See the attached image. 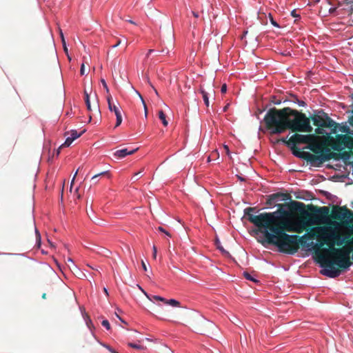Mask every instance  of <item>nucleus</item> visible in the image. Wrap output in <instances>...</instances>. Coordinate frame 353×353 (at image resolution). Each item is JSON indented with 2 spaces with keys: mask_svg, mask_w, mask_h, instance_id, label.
<instances>
[{
  "mask_svg": "<svg viewBox=\"0 0 353 353\" xmlns=\"http://www.w3.org/2000/svg\"><path fill=\"white\" fill-rule=\"evenodd\" d=\"M148 83L150 84V85L152 88V89L154 90L155 94L157 95H158V92L157 90H156V88L153 86V85L148 81Z\"/></svg>",
  "mask_w": 353,
  "mask_h": 353,
  "instance_id": "56",
  "label": "nucleus"
},
{
  "mask_svg": "<svg viewBox=\"0 0 353 353\" xmlns=\"http://www.w3.org/2000/svg\"><path fill=\"white\" fill-rule=\"evenodd\" d=\"M215 245H216V248H217V249L221 252V253L223 255H224V256H230V253H229V252H228L227 250H225L223 248V247L221 245V242H220L219 239H217V238H216V240H215Z\"/></svg>",
  "mask_w": 353,
  "mask_h": 353,
  "instance_id": "18",
  "label": "nucleus"
},
{
  "mask_svg": "<svg viewBox=\"0 0 353 353\" xmlns=\"http://www.w3.org/2000/svg\"><path fill=\"white\" fill-rule=\"evenodd\" d=\"M152 250H153V257L155 259L156 256H157V248L156 246H153V248H152Z\"/></svg>",
  "mask_w": 353,
  "mask_h": 353,
  "instance_id": "51",
  "label": "nucleus"
},
{
  "mask_svg": "<svg viewBox=\"0 0 353 353\" xmlns=\"http://www.w3.org/2000/svg\"><path fill=\"white\" fill-rule=\"evenodd\" d=\"M269 17H270V23L273 26L276 27V28H280V26L279 25V23L273 19L271 13H269Z\"/></svg>",
  "mask_w": 353,
  "mask_h": 353,
  "instance_id": "32",
  "label": "nucleus"
},
{
  "mask_svg": "<svg viewBox=\"0 0 353 353\" xmlns=\"http://www.w3.org/2000/svg\"><path fill=\"white\" fill-rule=\"evenodd\" d=\"M323 194L325 196V197L330 200V201L332 200V199H336L337 200L338 199V197L335 195H333L331 193L327 192V191H323Z\"/></svg>",
  "mask_w": 353,
  "mask_h": 353,
  "instance_id": "26",
  "label": "nucleus"
},
{
  "mask_svg": "<svg viewBox=\"0 0 353 353\" xmlns=\"http://www.w3.org/2000/svg\"><path fill=\"white\" fill-rule=\"evenodd\" d=\"M62 44H63V49H64V52L67 54L69 60H71V58L68 55V48L66 46L65 42L64 43H62Z\"/></svg>",
  "mask_w": 353,
  "mask_h": 353,
  "instance_id": "48",
  "label": "nucleus"
},
{
  "mask_svg": "<svg viewBox=\"0 0 353 353\" xmlns=\"http://www.w3.org/2000/svg\"><path fill=\"white\" fill-rule=\"evenodd\" d=\"M159 118L161 121L164 126H167L168 125V122L166 119V116L163 110L159 111Z\"/></svg>",
  "mask_w": 353,
  "mask_h": 353,
  "instance_id": "21",
  "label": "nucleus"
},
{
  "mask_svg": "<svg viewBox=\"0 0 353 353\" xmlns=\"http://www.w3.org/2000/svg\"><path fill=\"white\" fill-rule=\"evenodd\" d=\"M86 318H87V319H85L86 325L89 328H90V325L92 324V321L88 316H86Z\"/></svg>",
  "mask_w": 353,
  "mask_h": 353,
  "instance_id": "45",
  "label": "nucleus"
},
{
  "mask_svg": "<svg viewBox=\"0 0 353 353\" xmlns=\"http://www.w3.org/2000/svg\"><path fill=\"white\" fill-rule=\"evenodd\" d=\"M255 208L248 207L244 210V216L253 223L263 234L265 241L277 247L279 252L288 254H295L299 249L296 234L285 233L283 219L287 214L285 209L281 208L273 212L252 214Z\"/></svg>",
  "mask_w": 353,
  "mask_h": 353,
  "instance_id": "1",
  "label": "nucleus"
},
{
  "mask_svg": "<svg viewBox=\"0 0 353 353\" xmlns=\"http://www.w3.org/2000/svg\"><path fill=\"white\" fill-rule=\"evenodd\" d=\"M141 265H142V268H143V270L145 272H146L148 270V268H147V266H146V265H145V263H144L143 261H142V262H141Z\"/></svg>",
  "mask_w": 353,
  "mask_h": 353,
  "instance_id": "53",
  "label": "nucleus"
},
{
  "mask_svg": "<svg viewBox=\"0 0 353 353\" xmlns=\"http://www.w3.org/2000/svg\"><path fill=\"white\" fill-rule=\"evenodd\" d=\"M351 212H352L349 210L346 207H333L332 210V215L334 219L342 221L348 218V214Z\"/></svg>",
  "mask_w": 353,
  "mask_h": 353,
  "instance_id": "10",
  "label": "nucleus"
},
{
  "mask_svg": "<svg viewBox=\"0 0 353 353\" xmlns=\"http://www.w3.org/2000/svg\"><path fill=\"white\" fill-rule=\"evenodd\" d=\"M121 43V39H119L117 43L112 46V48H117V46H119Z\"/></svg>",
  "mask_w": 353,
  "mask_h": 353,
  "instance_id": "54",
  "label": "nucleus"
},
{
  "mask_svg": "<svg viewBox=\"0 0 353 353\" xmlns=\"http://www.w3.org/2000/svg\"><path fill=\"white\" fill-rule=\"evenodd\" d=\"M298 243L300 244L302 247V249L307 251H312L315 246L316 245V243H315L314 241H308L305 236H303L301 237L298 238Z\"/></svg>",
  "mask_w": 353,
  "mask_h": 353,
  "instance_id": "12",
  "label": "nucleus"
},
{
  "mask_svg": "<svg viewBox=\"0 0 353 353\" xmlns=\"http://www.w3.org/2000/svg\"><path fill=\"white\" fill-rule=\"evenodd\" d=\"M74 141V139H71V137H68L66 138L65 142L61 145V146L68 147L71 145V143Z\"/></svg>",
  "mask_w": 353,
  "mask_h": 353,
  "instance_id": "31",
  "label": "nucleus"
},
{
  "mask_svg": "<svg viewBox=\"0 0 353 353\" xmlns=\"http://www.w3.org/2000/svg\"><path fill=\"white\" fill-rule=\"evenodd\" d=\"M117 318L123 323H126V322L123 320L118 314H117Z\"/></svg>",
  "mask_w": 353,
  "mask_h": 353,
  "instance_id": "62",
  "label": "nucleus"
},
{
  "mask_svg": "<svg viewBox=\"0 0 353 353\" xmlns=\"http://www.w3.org/2000/svg\"><path fill=\"white\" fill-rule=\"evenodd\" d=\"M286 97H288V94L281 97L280 99H277L276 97L273 96L272 97L271 102L275 105H279L283 102V98H285Z\"/></svg>",
  "mask_w": 353,
  "mask_h": 353,
  "instance_id": "22",
  "label": "nucleus"
},
{
  "mask_svg": "<svg viewBox=\"0 0 353 353\" xmlns=\"http://www.w3.org/2000/svg\"><path fill=\"white\" fill-rule=\"evenodd\" d=\"M310 117L314 122V125L318 127L332 128L336 124V122L322 109L313 110Z\"/></svg>",
  "mask_w": 353,
  "mask_h": 353,
  "instance_id": "4",
  "label": "nucleus"
},
{
  "mask_svg": "<svg viewBox=\"0 0 353 353\" xmlns=\"http://www.w3.org/2000/svg\"><path fill=\"white\" fill-rule=\"evenodd\" d=\"M137 92V94H139V97H140V99H141V101H142V103H143V106H144V109H145V117H146V116H147V107H146L145 103V101H144V100H143V97H142V96L140 94V93H139V92Z\"/></svg>",
  "mask_w": 353,
  "mask_h": 353,
  "instance_id": "38",
  "label": "nucleus"
},
{
  "mask_svg": "<svg viewBox=\"0 0 353 353\" xmlns=\"http://www.w3.org/2000/svg\"><path fill=\"white\" fill-rule=\"evenodd\" d=\"M91 212H92V214L93 217H92V216H91V215L89 214L88 211H87V214H88V216H89V218L90 219V220H91L93 223H94L95 224H97V225H102V224H103V223H102V222H103V220H101V219H99V218H97V217L94 215V212H92V210H91Z\"/></svg>",
  "mask_w": 353,
  "mask_h": 353,
  "instance_id": "20",
  "label": "nucleus"
},
{
  "mask_svg": "<svg viewBox=\"0 0 353 353\" xmlns=\"http://www.w3.org/2000/svg\"><path fill=\"white\" fill-rule=\"evenodd\" d=\"M80 74L81 75H84L85 74V65H84V63H83L81 65V68H80Z\"/></svg>",
  "mask_w": 353,
  "mask_h": 353,
  "instance_id": "47",
  "label": "nucleus"
},
{
  "mask_svg": "<svg viewBox=\"0 0 353 353\" xmlns=\"http://www.w3.org/2000/svg\"><path fill=\"white\" fill-rule=\"evenodd\" d=\"M315 132L316 134H322L323 132V130L320 128H318L315 130Z\"/></svg>",
  "mask_w": 353,
  "mask_h": 353,
  "instance_id": "52",
  "label": "nucleus"
},
{
  "mask_svg": "<svg viewBox=\"0 0 353 353\" xmlns=\"http://www.w3.org/2000/svg\"><path fill=\"white\" fill-rule=\"evenodd\" d=\"M101 325L108 330L110 329V324L107 319L103 320L101 322Z\"/></svg>",
  "mask_w": 353,
  "mask_h": 353,
  "instance_id": "33",
  "label": "nucleus"
},
{
  "mask_svg": "<svg viewBox=\"0 0 353 353\" xmlns=\"http://www.w3.org/2000/svg\"><path fill=\"white\" fill-rule=\"evenodd\" d=\"M291 198L292 196L288 194V193H284V192H276V193H273V194H271L270 195L268 196L267 197V199H266V204L268 205H274V206H278L279 208H283L285 209V210H287V209L285 208L286 207V204H276L277 202L279 201H288V200H291ZM288 212V211H286Z\"/></svg>",
  "mask_w": 353,
  "mask_h": 353,
  "instance_id": "6",
  "label": "nucleus"
},
{
  "mask_svg": "<svg viewBox=\"0 0 353 353\" xmlns=\"http://www.w3.org/2000/svg\"><path fill=\"white\" fill-rule=\"evenodd\" d=\"M107 102L108 104V109L110 112H113L116 116V126H119L122 123V114L120 108L112 103V96L109 94L107 97Z\"/></svg>",
  "mask_w": 353,
  "mask_h": 353,
  "instance_id": "8",
  "label": "nucleus"
},
{
  "mask_svg": "<svg viewBox=\"0 0 353 353\" xmlns=\"http://www.w3.org/2000/svg\"><path fill=\"white\" fill-rule=\"evenodd\" d=\"M292 150V153L294 156L301 159H304L306 161H307V158L309 156V152L301 151L300 149H297L296 147L293 149H290Z\"/></svg>",
  "mask_w": 353,
  "mask_h": 353,
  "instance_id": "16",
  "label": "nucleus"
},
{
  "mask_svg": "<svg viewBox=\"0 0 353 353\" xmlns=\"http://www.w3.org/2000/svg\"><path fill=\"white\" fill-rule=\"evenodd\" d=\"M227 91V85L225 83L223 84L221 88V93L224 94Z\"/></svg>",
  "mask_w": 353,
  "mask_h": 353,
  "instance_id": "46",
  "label": "nucleus"
},
{
  "mask_svg": "<svg viewBox=\"0 0 353 353\" xmlns=\"http://www.w3.org/2000/svg\"><path fill=\"white\" fill-rule=\"evenodd\" d=\"M128 346L132 347V348H134V349H137V350H142L143 349V346L140 345H138V344H136V343H128Z\"/></svg>",
  "mask_w": 353,
  "mask_h": 353,
  "instance_id": "35",
  "label": "nucleus"
},
{
  "mask_svg": "<svg viewBox=\"0 0 353 353\" xmlns=\"http://www.w3.org/2000/svg\"><path fill=\"white\" fill-rule=\"evenodd\" d=\"M334 155L335 154L329 149H325L318 155L310 152L307 163L313 167H320L323 163L332 159Z\"/></svg>",
  "mask_w": 353,
  "mask_h": 353,
  "instance_id": "5",
  "label": "nucleus"
},
{
  "mask_svg": "<svg viewBox=\"0 0 353 353\" xmlns=\"http://www.w3.org/2000/svg\"><path fill=\"white\" fill-rule=\"evenodd\" d=\"M42 298L44 299H46V293H43L42 294Z\"/></svg>",
  "mask_w": 353,
  "mask_h": 353,
  "instance_id": "64",
  "label": "nucleus"
},
{
  "mask_svg": "<svg viewBox=\"0 0 353 353\" xmlns=\"http://www.w3.org/2000/svg\"><path fill=\"white\" fill-rule=\"evenodd\" d=\"M103 292H105L106 296H109V293L106 288H103Z\"/></svg>",
  "mask_w": 353,
  "mask_h": 353,
  "instance_id": "59",
  "label": "nucleus"
},
{
  "mask_svg": "<svg viewBox=\"0 0 353 353\" xmlns=\"http://www.w3.org/2000/svg\"><path fill=\"white\" fill-rule=\"evenodd\" d=\"M151 300L152 301H159L163 302V303H165V301H166V299H165L164 297H162L161 296H159V295L152 296V298L151 299Z\"/></svg>",
  "mask_w": 353,
  "mask_h": 353,
  "instance_id": "27",
  "label": "nucleus"
},
{
  "mask_svg": "<svg viewBox=\"0 0 353 353\" xmlns=\"http://www.w3.org/2000/svg\"><path fill=\"white\" fill-rule=\"evenodd\" d=\"M288 137L281 138V141L285 144L289 148L293 149V146L290 145V139H288Z\"/></svg>",
  "mask_w": 353,
  "mask_h": 353,
  "instance_id": "29",
  "label": "nucleus"
},
{
  "mask_svg": "<svg viewBox=\"0 0 353 353\" xmlns=\"http://www.w3.org/2000/svg\"><path fill=\"white\" fill-rule=\"evenodd\" d=\"M102 345L105 347L111 353H119L116 352L111 346L108 344H102Z\"/></svg>",
  "mask_w": 353,
  "mask_h": 353,
  "instance_id": "36",
  "label": "nucleus"
},
{
  "mask_svg": "<svg viewBox=\"0 0 353 353\" xmlns=\"http://www.w3.org/2000/svg\"><path fill=\"white\" fill-rule=\"evenodd\" d=\"M84 132H85V130H83L80 133H78L77 130H71V132H70L71 139H74V141L77 138L80 137Z\"/></svg>",
  "mask_w": 353,
  "mask_h": 353,
  "instance_id": "24",
  "label": "nucleus"
},
{
  "mask_svg": "<svg viewBox=\"0 0 353 353\" xmlns=\"http://www.w3.org/2000/svg\"><path fill=\"white\" fill-rule=\"evenodd\" d=\"M293 102L294 103L298 104L301 107H305L306 103L301 100L298 98V97L296 94H288V97H286L285 98H283V102Z\"/></svg>",
  "mask_w": 353,
  "mask_h": 353,
  "instance_id": "14",
  "label": "nucleus"
},
{
  "mask_svg": "<svg viewBox=\"0 0 353 353\" xmlns=\"http://www.w3.org/2000/svg\"><path fill=\"white\" fill-rule=\"evenodd\" d=\"M331 202H332V203L333 205H336L335 207H339V206L341 205V201L339 198H338V199H337V200H336V199H332V200L331 201Z\"/></svg>",
  "mask_w": 353,
  "mask_h": 353,
  "instance_id": "39",
  "label": "nucleus"
},
{
  "mask_svg": "<svg viewBox=\"0 0 353 353\" xmlns=\"http://www.w3.org/2000/svg\"><path fill=\"white\" fill-rule=\"evenodd\" d=\"M307 148L313 150L315 153H318L319 152L316 150H314L311 146H308L307 147Z\"/></svg>",
  "mask_w": 353,
  "mask_h": 353,
  "instance_id": "63",
  "label": "nucleus"
},
{
  "mask_svg": "<svg viewBox=\"0 0 353 353\" xmlns=\"http://www.w3.org/2000/svg\"><path fill=\"white\" fill-rule=\"evenodd\" d=\"M341 159L344 161V163L347 165H350L352 168V174H353V161H347L350 158L351 155L347 152H343L341 154Z\"/></svg>",
  "mask_w": 353,
  "mask_h": 353,
  "instance_id": "19",
  "label": "nucleus"
},
{
  "mask_svg": "<svg viewBox=\"0 0 353 353\" xmlns=\"http://www.w3.org/2000/svg\"><path fill=\"white\" fill-rule=\"evenodd\" d=\"M352 110L350 111V115L348 117V123L353 130V104L351 105ZM340 140L344 144L346 148L353 149V137L349 135H343L340 137Z\"/></svg>",
  "mask_w": 353,
  "mask_h": 353,
  "instance_id": "7",
  "label": "nucleus"
},
{
  "mask_svg": "<svg viewBox=\"0 0 353 353\" xmlns=\"http://www.w3.org/2000/svg\"><path fill=\"white\" fill-rule=\"evenodd\" d=\"M35 234H36L37 241L40 242L41 241V234L37 228H35Z\"/></svg>",
  "mask_w": 353,
  "mask_h": 353,
  "instance_id": "41",
  "label": "nucleus"
},
{
  "mask_svg": "<svg viewBox=\"0 0 353 353\" xmlns=\"http://www.w3.org/2000/svg\"><path fill=\"white\" fill-rule=\"evenodd\" d=\"M334 254L336 258L333 259V254H319L316 260L317 264L321 268V274L332 279L341 275V271L338 268L347 270L352 265L350 252L336 249Z\"/></svg>",
  "mask_w": 353,
  "mask_h": 353,
  "instance_id": "3",
  "label": "nucleus"
},
{
  "mask_svg": "<svg viewBox=\"0 0 353 353\" xmlns=\"http://www.w3.org/2000/svg\"><path fill=\"white\" fill-rule=\"evenodd\" d=\"M84 94H85V103H89V102H90V96L88 93V92L86 90L84 91Z\"/></svg>",
  "mask_w": 353,
  "mask_h": 353,
  "instance_id": "43",
  "label": "nucleus"
},
{
  "mask_svg": "<svg viewBox=\"0 0 353 353\" xmlns=\"http://www.w3.org/2000/svg\"><path fill=\"white\" fill-rule=\"evenodd\" d=\"M334 132H336L338 131L347 133L348 134H350L351 137H353V130L350 129V126L347 124V123H342L341 124H336L333 126Z\"/></svg>",
  "mask_w": 353,
  "mask_h": 353,
  "instance_id": "13",
  "label": "nucleus"
},
{
  "mask_svg": "<svg viewBox=\"0 0 353 353\" xmlns=\"http://www.w3.org/2000/svg\"><path fill=\"white\" fill-rule=\"evenodd\" d=\"M238 179H239V180H240L241 181H245V179L243 177L240 176H238Z\"/></svg>",
  "mask_w": 353,
  "mask_h": 353,
  "instance_id": "61",
  "label": "nucleus"
},
{
  "mask_svg": "<svg viewBox=\"0 0 353 353\" xmlns=\"http://www.w3.org/2000/svg\"><path fill=\"white\" fill-rule=\"evenodd\" d=\"M158 230L161 232L165 233L167 236H170V234L168 232H167L163 227L159 226L158 228Z\"/></svg>",
  "mask_w": 353,
  "mask_h": 353,
  "instance_id": "44",
  "label": "nucleus"
},
{
  "mask_svg": "<svg viewBox=\"0 0 353 353\" xmlns=\"http://www.w3.org/2000/svg\"><path fill=\"white\" fill-rule=\"evenodd\" d=\"M141 173H142V171H139V172L135 173V174L134 175V176L132 177V179H134L135 181L138 180L139 179V177L141 176Z\"/></svg>",
  "mask_w": 353,
  "mask_h": 353,
  "instance_id": "42",
  "label": "nucleus"
},
{
  "mask_svg": "<svg viewBox=\"0 0 353 353\" xmlns=\"http://www.w3.org/2000/svg\"><path fill=\"white\" fill-rule=\"evenodd\" d=\"M345 3L348 6V12L350 14L353 13V0H346Z\"/></svg>",
  "mask_w": 353,
  "mask_h": 353,
  "instance_id": "28",
  "label": "nucleus"
},
{
  "mask_svg": "<svg viewBox=\"0 0 353 353\" xmlns=\"http://www.w3.org/2000/svg\"><path fill=\"white\" fill-rule=\"evenodd\" d=\"M74 268L76 269V270L77 272V276L79 278L81 279L82 277H85V274L83 272H82L79 268H77V267L76 265H74Z\"/></svg>",
  "mask_w": 353,
  "mask_h": 353,
  "instance_id": "34",
  "label": "nucleus"
},
{
  "mask_svg": "<svg viewBox=\"0 0 353 353\" xmlns=\"http://www.w3.org/2000/svg\"><path fill=\"white\" fill-rule=\"evenodd\" d=\"M192 14L195 18H198L199 17V12H197L192 11Z\"/></svg>",
  "mask_w": 353,
  "mask_h": 353,
  "instance_id": "55",
  "label": "nucleus"
},
{
  "mask_svg": "<svg viewBox=\"0 0 353 353\" xmlns=\"http://www.w3.org/2000/svg\"><path fill=\"white\" fill-rule=\"evenodd\" d=\"M61 147H62V146L61 145V146L57 149V152H56V155H57V156H59V154H60V149H61Z\"/></svg>",
  "mask_w": 353,
  "mask_h": 353,
  "instance_id": "60",
  "label": "nucleus"
},
{
  "mask_svg": "<svg viewBox=\"0 0 353 353\" xmlns=\"http://www.w3.org/2000/svg\"><path fill=\"white\" fill-rule=\"evenodd\" d=\"M272 134H280L287 129L292 132H312L313 128L305 114L290 108L277 110L270 108L263 119Z\"/></svg>",
  "mask_w": 353,
  "mask_h": 353,
  "instance_id": "2",
  "label": "nucleus"
},
{
  "mask_svg": "<svg viewBox=\"0 0 353 353\" xmlns=\"http://www.w3.org/2000/svg\"><path fill=\"white\" fill-rule=\"evenodd\" d=\"M308 209L313 213H314L316 215H320L323 217L327 216L330 209L328 207L323 206V207H317L314 206L312 204H310L308 205Z\"/></svg>",
  "mask_w": 353,
  "mask_h": 353,
  "instance_id": "11",
  "label": "nucleus"
},
{
  "mask_svg": "<svg viewBox=\"0 0 353 353\" xmlns=\"http://www.w3.org/2000/svg\"><path fill=\"white\" fill-rule=\"evenodd\" d=\"M291 15L293 17H300V16L299 14H296V10H293L292 12H291Z\"/></svg>",
  "mask_w": 353,
  "mask_h": 353,
  "instance_id": "50",
  "label": "nucleus"
},
{
  "mask_svg": "<svg viewBox=\"0 0 353 353\" xmlns=\"http://www.w3.org/2000/svg\"><path fill=\"white\" fill-rule=\"evenodd\" d=\"M290 205L292 208L296 211L301 213L305 212V205L303 203L296 201H291Z\"/></svg>",
  "mask_w": 353,
  "mask_h": 353,
  "instance_id": "17",
  "label": "nucleus"
},
{
  "mask_svg": "<svg viewBox=\"0 0 353 353\" xmlns=\"http://www.w3.org/2000/svg\"><path fill=\"white\" fill-rule=\"evenodd\" d=\"M106 174H109L108 171L101 172V173H99V174H95L94 176H93L92 178V180H94V178H97L99 176L106 175Z\"/></svg>",
  "mask_w": 353,
  "mask_h": 353,
  "instance_id": "40",
  "label": "nucleus"
},
{
  "mask_svg": "<svg viewBox=\"0 0 353 353\" xmlns=\"http://www.w3.org/2000/svg\"><path fill=\"white\" fill-rule=\"evenodd\" d=\"M312 136L311 134H294L290 138V145L293 148L296 147V143H308L311 141Z\"/></svg>",
  "mask_w": 353,
  "mask_h": 353,
  "instance_id": "9",
  "label": "nucleus"
},
{
  "mask_svg": "<svg viewBox=\"0 0 353 353\" xmlns=\"http://www.w3.org/2000/svg\"><path fill=\"white\" fill-rule=\"evenodd\" d=\"M101 82L102 83L103 87L105 90L106 92L108 93L109 92V88L108 87V85H107L106 81H105V79H101Z\"/></svg>",
  "mask_w": 353,
  "mask_h": 353,
  "instance_id": "37",
  "label": "nucleus"
},
{
  "mask_svg": "<svg viewBox=\"0 0 353 353\" xmlns=\"http://www.w3.org/2000/svg\"><path fill=\"white\" fill-rule=\"evenodd\" d=\"M137 150H138V148H135V149H132V150H128V148H123V149L117 150L114 153V156L115 157H117V159H123L128 155L134 154Z\"/></svg>",
  "mask_w": 353,
  "mask_h": 353,
  "instance_id": "15",
  "label": "nucleus"
},
{
  "mask_svg": "<svg viewBox=\"0 0 353 353\" xmlns=\"http://www.w3.org/2000/svg\"><path fill=\"white\" fill-rule=\"evenodd\" d=\"M243 275H244L245 278L249 281H253L255 283L258 281L256 279H254L250 274H249L247 272H244Z\"/></svg>",
  "mask_w": 353,
  "mask_h": 353,
  "instance_id": "30",
  "label": "nucleus"
},
{
  "mask_svg": "<svg viewBox=\"0 0 353 353\" xmlns=\"http://www.w3.org/2000/svg\"><path fill=\"white\" fill-rule=\"evenodd\" d=\"M154 51V50H149L146 56L148 57Z\"/></svg>",
  "mask_w": 353,
  "mask_h": 353,
  "instance_id": "58",
  "label": "nucleus"
},
{
  "mask_svg": "<svg viewBox=\"0 0 353 353\" xmlns=\"http://www.w3.org/2000/svg\"><path fill=\"white\" fill-rule=\"evenodd\" d=\"M86 104V107H87V109L88 111H91V105H90V102H89V103H85Z\"/></svg>",
  "mask_w": 353,
  "mask_h": 353,
  "instance_id": "57",
  "label": "nucleus"
},
{
  "mask_svg": "<svg viewBox=\"0 0 353 353\" xmlns=\"http://www.w3.org/2000/svg\"><path fill=\"white\" fill-rule=\"evenodd\" d=\"M165 304L171 305L172 307H180L181 306L180 302L179 301L176 300V299H169V300L166 299V301H165Z\"/></svg>",
  "mask_w": 353,
  "mask_h": 353,
  "instance_id": "23",
  "label": "nucleus"
},
{
  "mask_svg": "<svg viewBox=\"0 0 353 353\" xmlns=\"http://www.w3.org/2000/svg\"><path fill=\"white\" fill-rule=\"evenodd\" d=\"M205 105L208 107L210 104L208 94L203 90H201Z\"/></svg>",
  "mask_w": 353,
  "mask_h": 353,
  "instance_id": "25",
  "label": "nucleus"
},
{
  "mask_svg": "<svg viewBox=\"0 0 353 353\" xmlns=\"http://www.w3.org/2000/svg\"><path fill=\"white\" fill-rule=\"evenodd\" d=\"M59 33H60V37L61 39L62 43H64L65 42V38L63 36V33L61 29H59Z\"/></svg>",
  "mask_w": 353,
  "mask_h": 353,
  "instance_id": "49",
  "label": "nucleus"
}]
</instances>
